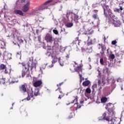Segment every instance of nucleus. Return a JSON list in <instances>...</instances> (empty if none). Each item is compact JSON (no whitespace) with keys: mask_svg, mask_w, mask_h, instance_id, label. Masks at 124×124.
I'll return each mask as SVG.
<instances>
[{"mask_svg":"<svg viewBox=\"0 0 124 124\" xmlns=\"http://www.w3.org/2000/svg\"><path fill=\"white\" fill-rule=\"evenodd\" d=\"M108 112H110V111H109V110H108Z\"/></svg>","mask_w":124,"mask_h":124,"instance_id":"obj_60","label":"nucleus"},{"mask_svg":"<svg viewBox=\"0 0 124 124\" xmlns=\"http://www.w3.org/2000/svg\"><path fill=\"white\" fill-rule=\"evenodd\" d=\"M51 58L52 59V63H56L58 61L59 62H61V57H58L57 55L51 54Z\"/></svg>","mask_w":124,"mask_h":124,"instance_id":"obj_6","label":"nucleus"},{"mask_svg":"<svg viewBox=\"0 0 124 124\" xmlns=\"http://www.w3.org/2000/svg\"><path fill=\"white\" fill-rule=\"evenodd\" d=\"M42 21H43V17H42Z\"/></svg>","mask_w":124,"mask_h":124,"instance_id":"obj_46","label":"nucleus"},{"mask_svg":"<svg viewBox=\"0 0 124 124\" xmlns=\"http://www.w3.org/2000/svg\"><path fill=\"white\" fill-rule=\"evenodd\" d=\"M79 18V16L76 15L74 16V21L75 22L76 24H78L79 23V21H78V19Z\"/></svg>","mask_w":124,"mask_h":124,"instance_id":"obj_19","label":"nucleus"},{"mask_svg":"<svg viewBox=\"0 0 124 124\" xmlns=\"http://www.w3.org/2000/svg\"><path fill=\"white\" fill-rule=\"evenodd\" d=\"M76 104H78V103H76Z\"/></svg>","mask_w":124,"mask_h":124,"instance_id":"obj_59","label":"nucleus"},{"mask_svg":"<svg viewBox=\"0 0 124 124\" xmlns=\"http://www.w3.org/2000/svg\"><path fill=\"white\" fill-rule=\"evenodd\" d=\"M110 58L112 59H115V55L114 54H111L110 55Z\"/></svg>","mask_w":124,"mask_h":124,"instance_id":"obj_36","label":"nucleus"},{"mask_svg":"<svg viewBox=\"0 0 124 124\" xmlns=\"http://www.w3.org/2000/svg\"><path fill=\"white\" fill-rule=\"evenodd\" d=\"M19 41L20 43H24V41L22 39L19 40Z\"/></svg>","mask_w":124,"mask_h":124,"instance_id":"obj_38","label":"nucleus"},{"mask_svg":"<svg viewBox=\"0 0 124 124\" xmlns=\"http://www.w3.org/2000/svg\"><path fill=\"white\" fill-rule=\"evenodd\" d=\"M111 44L112 45H116V44H117V41L116 40L112 41L111 42Z\"/></svg>","mask_w":124,"mask_h":124,"instance_id":"obj_32","label":"nucleus"},{"mask_svg":"<svg viewBox=\"0 0 124 124\" xmlns=\"http://www.w3.org/2000/svg\"><path fill=\"white\" fill-rule=\"evenodd\" d=\"M99 46H100L101 48V51L100 52V54L102 55V56H103V54H104V51H105V50H106V46H105L102 45V44H99Z\"/></svg>","mask_w":124,"mask_h":124,"instance_id":"obj_11","label":"nucleus"},{"mask_svg":"<svg viewBox=\"0 0 124 124\" xmlns=\"http://www.w3.org/2000/svg\"><path fill=\"white\" fill-rule=\"evenodd\" d=\"M102 8L104 10V15L108 18V21L110 19L115 18V15L112 13V10L110 9L108 5H104L102 6Z\"/></svg>","mask_w":124,"mask_h":124,"instance_id":"obj_2","label":"nucleus"},{"mask_svg":"<svg viewBox=\"0 0 124 124\" xmlns=\"http://www.w3.org/2000/svg\"><path fill=\"white\" fill-rule=\"evenodd\" d=\"M75 101H76V102H77L78 101V96H77L75 97V99L74 100H73V101L72 102H71V104L74 103V102H75Z\"/></svg>","mask_w":124,"mask_h":124,"instance_id":"obj_30","label":"nucleus"},{"mask_svg":"<svg viewBox=\"0 0 124 124\" xmlns=\"http://www.w3.org/2000/svg\"><path fill=\"white\" fill-rule=\"evenodd\" d=\"M38 31H39V30H37L36 31V34H38Z\"/></svg>","mask_w":124,"mask_h":124,"instance_id":"obj_44","label":"nucleus"},{"mask_svg":"<svg viewBox=\"0 0 124 124\" xmlns=\"http://www.w3.org/2000/svg\"><path fill=\"white\" fill-rule=\"evenodd\" d=\"M99 75H100V73L99 74Z\"/></svg>","mask_w":124,"mask_h":124,"instance_id":"obj_55","label":"nucleus"},{"mask_svg":"<svg viewBox=\"0 0 124 124\" xmlns=\"http://www.w3.org/2000/svg\"><path fill=\"white\" fill-rule=\"evenodd\" d=\"M93 11L94 12H95V11H97V10H94Z\"/></svg>","mask_w":124,"mask_h":124,"instance_id":"obj_45","label":"nucleus"},{"mask_svg":"<svg viewBox=\"0 0 124 124\" xmlns=\"http://www.w3.org/2000/svg\"><path fill=\"white\" fill-rule=\"evenodd\" d=\"M40 93H39V90L38 89H35L34 92V95L35 96H37V95H39Z\"/></svg>","mask_w":124,"mask_h":124,"instance_id":"obj_22","label":"nucleus"},{"mask_svg":"<svg viewBox=\"0 0 124 124\" xmlns=\"http://www.w3.org/2000/svg\"><path fill=\"white\" fill-rule=\"evenodd\" d=\"M19 78H21V76H19Z\"/></svg>","mask_w":124,"mask_h":124,"instance_id":"obj_54","label":"nucleus"},{"mask_svg":"<svg viewBox=\"0 0 124 124\" xmlns=\"http://www.w3.org/2000/svg\"><path fill=\"white\" fill-rule=\"evenodd\" d=\"M99 121H102V120H99Z\"/></svg>","mask_w":124,"mask_h":124,"instance_id":"obj_61","label":"nucleus"},{"mask_svg":"<svg viewBox=\"0 0 124 124\" xmlns=\"http://www.w3.org/2000/svg\"><path fill=\"white\" fill-rule=\"evenodd\" d=\"M53 31L55 33V34H59V31H58L57 30H53Z\"/></svg>","mask_w":124,"mask_h":124,"instance_id":"obj_33","label":"nucleus"},{"mask_svg":"<svg viewBox=\"0 0 124 124\" xmlns=\"http://www.w3.org/2000/svg\"><path fill=\"white\" fill-rule=\"evenodd\" d=\"M45 40H46L47 43H53L56 45L58 44V39L54 38L53 36L50 34H47L45 37Z\"/></svg>","mask_w":124,"mask_h":124,"instance_id":"obj_3","label":"nucleus"},{"mask_svg":"<svg viewBox=\"0 0 124 124\" xmlns=\"http://www.w3.org/2000/svg\"><path fill=\"white\" fill-rule=\"evenodd\" d=\"M108 99L106 97H102L101 99V103H106V101H107Z\"/></svg>","mask_w":124,"mask_h":124,"instance_id":"obj_20","label":"nucleus"},{"mask_svg":"<svg viewBox=\"0 0 124 124\" xmlns=\"http://www.w3.org/2000/svg\"><path fill=\"white\" fill-rule=\"evenodd\" d=\"M5 83H7V81H6V78H3V77H2L1 75H0V84L4 85Z\"/></svg>","mask_w":124,"mask_h":124,"instance_id":"obj_10","label":"nucleus"},{"mask_svg":"<svg viewBox=\"0 0 124 124\" xmlns=\"http://www.w3.org/2000/svg\"><path fill=\"white\" fill-rule=\"evenodd\" d=\"M75 70L77 72H78V73L79 74L80 71H81V72H82V66L79 65V66H77L76 68H75Z\"/></svg>","mask_w":124,"mask_h":124,"instance_id":"obj_16","label":"nucleus"},{"mask_svg":"<svg viewBox=\"0 0 124 124\" xmlns=\"http://www.w3.org/2000/svg\"><path fill=\"white\" fill-rule=\"evenodd\" d=\"M59 85L60 86H61V85H62V84L60 83Z\"/></svg>","mask_w":124,"mask_h":124,"instance_id":"obj_47","label":"nucleus"},{"mask_svg":"<svg viewBox=\"0 0 124 124\" xmlns=\"http://www.w3.org/2000/svg\"><path fill=\"white\" fill-rule=\"evenodd\" d=\"M42 84H43L42 80H39L35 81L33 83V86L35 88H37L38 87H40V86H41V85H42Z\"/></svg>","mask_w":124,"mask_h":124,"instance_id":"obj_9","label":"nucleus"},{"mask_svg":"<svg viewBox=\"0 0 124 124\" xmlns=\"http://www.w3.org/2000/svg\"><path fill=\"white\" fill-rule=\"evenodd\" d=\"M111 124H114V123H111Z\"/></svg>","mask_w":124,"mask_h":124,"instance_id":"obj_57","label":"nucleus"},{"mask_svg":"<svg viewBox=\"0 0 124 124\" xmlns=\"http://www.w3.org/2000/svg\"><path fill=\"white\" fill-rule=\"evenodd\" d=\"M75 64H77V63H76V62H75Z\"/></svg>","mask_w":124,"mask_h":124,"instance_id":"obj_49","label":"nucleus"},{"mask_svg":"<svg viewBox=\"0 0 124 124\" xmlns=\"http://www.w3.org/2000/svg\"><path fill=\"white\" fill-rule=\"evenodd\" d=\"M12 69L11 68H5L4 73L5 74H10L11 73V71Z\"/></svg>","mask_w":124,"mask_h":124,"instance_id":"obj_15","label":"nucleus"},{"mask_svg":"<svg viewBox=\"0 0 124 124\" xmlns=\"http://www.w3.org/2000/svg\"><path fill=\"white\" fill-rule=\"evenodd\" d=\"M25 1H26V0H21V3H24V2H25Z\"/></svg>","mask_w":124,"mask_h":124,"instance_id":"obj_42","label":"nucleus"},{"mask_svg":"<svg viewBox=\"0 0 124 124\" xmlns=\"http://www.w3.org/2000/svg\"><path fill=\"white\" fill-rule=\"evenodd\" d=\"M123 7L122 6L120 7V9L116 8L114 9V12H120L123 10ZM121 10V11H120Z\"/></svg>","mask_w":124,"mask_h":124,"instance_id":"obj_26","label":"nucleus"},{"mask_svg":"<svg viewBox=\"0 0 124 124\" xmlns=\"http://www.w3.org/2000/svg\"><path fill=\"white\" fill-rule=\"evenodd\" d=\"M107 114L106 112H105L103 114V119L105 120L106 121H107V122H112V121H113V120L111 119L110 120V119L109 118V117H107Z\"/></svg>","mask_w":124,"mask_h":124,"instance_id":"obj_14","label":"nucleus"},{"mask_svg":"<svg viewBox=\"0 0 124 124\" xmlns=\"http://www.w3.org/2000/svg\"><path fill=\"white\" fill-rule=\"evenodd\" d=\"M109 105L111 104L110 103H108Z\"/></svg>","mask_w":124,"mask_h":124,"instance_id":"obj_56","label":"nucleus"},{"mask_svg":"<svg viewBox=\"0 0 124 124\" xmlns=\"http://www.w3.org/2000/svg\"><path fill=\"white\" fill-rule=\"evenodd\" d=\"M98 84L99 86H100V85H101V80H98Z\"/></svg>","mask_w":124,"mask_h":124,"instance_id":"obj_37","label":"nucleus"},{"mask_svg":"<svg viewBox=\"0 0 124 124\" xmlns=\"http://www.w3.org/2000/svg\"><path fill=\"white\" fill-rule=\"evenodd\" d=\"M3 49L5 50V48L1 47L0 49V58L1 57L2 53H3Z\"/></svg>","mask_w":124,"mask_h":124,"instance_id":"obj_28","label":"nucleus"},{"mask_svg":"<svg viewBox=\"0 0 124 124\" xmlns=\"http://www.w3.org/2000/svg\"><path fill=\"white\" fill-rule=\"evenodd\" d=\"M79 78H80V82L81 83V82H82V80H84V78H82V75L81 74H79Z\"/></svg>","mask_w":124,"mask_h":124,"instance_id":"obj_31","label":"nucleus"},{"mask_svg":"<svg viewBox=\"0 0 124 124\" xmlns=\"http://www.w3.org/2000/svg\"><path fill=\"white\" fill-rule=\"evenodd\" d=\"M39 38H39V37H38V39H39V40H39Z\"/></svg>","mask_w":124,"mask_h":124,"instance_id":"obj_51","label":"nucleus"},{"mask_svg":"<svg viewBox=\"0 0 124 124\" xmlns=\"http://www.w3.org/2000/svg\"><path fill=\"white\" fill-rule=\"evenodd\" d=\"M30 1H28L27 4L24 5L22 8L23 12H27V11H29L30 9Z\"/></svg>","mask_w":124,"mask_h":124,"instance_id":"obj_8","label":"nucleus"},{"mask_svg":"<svg viewBox=\"0 0 124 124\" xmlns=\"http://www.w3.org/2000/svg\"><path fill=\"white\" fill-rule=\"evenodd\" d=\"M33 96V91H32L31 93H28V96L26 99L27 100H31L32 98V100H33V99L34 98Z\"/></svg>","mask_w":124,"mask_h":124,"instance_id":"obj_12","label":"nucleus"},{"mask_svg":"<svg viewBox=\"0 0 124 124\" xmlns=\"http://www.w3.org/2000/svg\"><path fill=\"white\" fill-rule=\"evenodd\" d=\"M22 65L24 67L25 69H27V73H26V77L28 78L31 76V73H30V65L31 64V70H32L34 67L35 69L36 68V63L33 62V59L30 60L28 63V66L26 65L25 62L21 63Z\"/></svg>","mask_w":124,"mask_h":124,"instance_id":"obj_1","label":"nucleus"},{"mask_svg":"<svg viewBox=\"0 0 124 124\" xmlns=\"http://www.w3.org/2000/svg\"><path fill=\"white\" fill-rule=\"evenodd\" d=\"M113 83H115V80H113Z\"/></svg>","mask_w":124,"mask_h":124,"instance_id":"obj_50","label":"nucleus"},{"mask_svg":"<svg viewBox=\"0 0 124 124\" xmlns=\"http://www.w3.org/2000/svg\"><path fill=\"white\" fill-rule=\"evenodd\" d=\"M90 82L89 80H86L85 81L82 83V85L83 86L87 87V86H89V85H90Z\"/></svg>","mask_w":124,"mask_h":124,"instance_id":"obj_21","label":"nucleus"},{"mask_svg":"<svg viewBox=\"0 0 124 124\" xmlns=\"http://www.w3.org/2000/svg\"><path fill=\"white\" fill-rule=\"evenodd\" d=\"M66 27H67V28H71L72 27H73V23L71 22L67 23L66 24Z\"/></svg>","mask_w":124,"mask_h":124,"instance_id":"obj_24","label":"nucleus"},{"mask_svg":"<svg viewBox=\"0 0 124 124\" xmlns=\"http://www.w3.org/2000/svg\"><path fill=\"white\" fill-rule=\"evenodd\" d=\"M100 63L102 64V65H104V60H103V58L100 59Z\"/></svg>","mask_w":124,"mask_h":124,"instance_id":"obj_29","label":"nucleus"},{"mask_svg":"<svg viewBox=\"0 0 124 124\" xmlns=\"http://www.w3.org/2000/svg\"><path fill=\"white\" fill-rule=\"evenodd\" d=\"M98 55H99V54H97V55L98 56Z\"/></svg>","mask_w":124,"mask_h":124,"instance_id":"obj_53","label":"nucleus"},{"mask_svg":"<svg viewBox=\"0 0 124 124\" xmlns=\"http://www.w3.org/2000/svg\"><path fill=\"white\" fill-rule=\"evenodd\" d=\"M117 82H118V83H121V82H122V79L120 78H118L117 79Z\"/></svg>","mask_w":124,"mask_h":124,"instance_id":"obj_35","label":"nucleus"},{"mask_svg":"<svg viewBox=\"0 0 124 124\" xmlns=\"http://www.w3.org/2000/svg\"><path fill=\"white\" fill-rule=\"evenodd\" d=\"M69 104H70V103L68 104H67V105H69Z\"/></svg>","mask_w":124,"mask_h":124,"instance_id":"obj_52","label":"nucleus"},{"mask_svg":"<svg viewBox=\"0 0 124 124\" xmlns=\"http://www.w3.org/2000/svg\"><path fill=\"white\" fill-rule=\"evenodd\" d=\"M53 0H49L46 2L43 5L40 6L38 8V10H44V9H47L48 8V3L52 2Z\"/></svg>","mask_w":124,"mask_h":124,"instance_id":"obj_4","label":"nucleus"},{"mask_svg":"<svg viewBox=\"0 0 124 124\" xmlns=\"http://www.w3.org/2000/svg\"><path fill=\"white\" fill-rule=\"evenodd\" d=\"M59 89V92L62 94L63 93L62 92V90H61V88H58Z\"/></svg>","mask_w":124,"mask_h":124,"instance_id":"obj_39","label":"nucleus"},{"mask_svg":"<svg viewBox=\"0 0 124 124\" xmlns=\"http://www.w3.org/2000/svg\"><path fill=\"white\" fill-rule=\"evenodd\" d=\"M63 96H64V93H62L61 95H59L58 98H60V99H61L62 97H63Z\"/></svg>","mask_w":124,"mask_h":124,"instance_id":"obj_34","label":"nucleus"},{"mask_svg":"<svg viewBox=\"0 0 124 124\" xmlns=\"http://www.w3.org/2000/svg\"><path fill=\"white\" fill-rule=\"evenodd\" d=\"M78 45H80V43H79V42H78Z\"/></svg>","mask_w":124,"mask_h":124,"instance_id":"obj_48","label":"nucleus"},{"mask_svg":"<svg viewBox=\"0 0 124 124\" xmlns=\"http://www.w3.org/2000/svg\"><path fill=\"white\" fill-rule=\"evenodd\" d=\"M92 92V91L91 90V89L90 88H87L86 89V93H85V95H87V93H91Z\"/></svg>","mask_w":124,"mask_h":124,"instance_id":"obj_25","label":"nucleus"},{"mask_svg":"<svg viewBox=\"0 0 124 124\" xmlns=\"http://www.w3.org/2000/svg\"><path fill=\"white\" fill-rule=\"evenodd\" d=\"M109 24H113L114 26V27H120L121 25L120 20H115L114 19L110 18L108 21Z\"/></svg>","mask_w":124,"mask_h":124,"instance_id":"obj_5","label":"nucleus"},{"mask_svg":"<svg viewBox=\"0 0 124 124\" xmlns=\"http://www.w3.org/2000/svg\"><path fill=\"white\" fill-rule=\"evenodd\" d=\"M103 73L105 74H110V70H109V68L106 67L103 69Z\"/></svg>","mask_w":124,"mask_h":124,"instance_id":"obj_17","label":"nucleus"},{"mask_svg":"<svg viewBox=\"0 0 124 124\" xmlns=\"http://www.w3.org/2000/svg\"><path fill=\"white\" fill-rule=\"evenodd\" d=\"M71 22H72V21H73V17L71 16Z\"/></svg>","mask_w":124,"mask_h":124,"instance_id":"obj_43","label":"nucleus"},{"mask_svg":"<svg viewBox=\"0 0 124 124\" xmlns=\"http://www.w3.org/2000/svg\"><path fill=\"white\" fill-rule=\"evenodd\" d=\"M27 88H28V86L27 84L25 83L19 87V91L22 93H27Z\"/></svg>","mask_w":124,"mask_h":124,"instance_id":"obj_7","label":"nucleus"},{"mask_svg":"<svg viewBox=\"0 0 124 124\" xmlns=\"http://www.w3.org/2000/svg\"><path fill=\"white\" fill-rule=\"evenodd\" d=\"M92 17L93 18H94V20L98 19V15H97V14H93L92 16Z\"/></svg>","mask_w":124,"mask_h":124,"instance_id":"obj_27","label":"nucleus"},{"mask_svg":"<svg viewBox=\"0 0 124 124\" xmlns=\"http://www.w3.org/2000/svg\"><path fill=\"white\" fill-rule=\"evenodd\" d=\"M28 72V69H25V70H23L21 73V77L24 78V76H26Z\"/></svg>","mask_w":124,"mask_h":124,"instance_id":"obj_18","label":"nucleus"},{"mask_svg":"<svg viewBox=\"0 0 124 124\" xmlns=\"http://www.w3.org/2000/svg\"><path fill=\"white\" fill-rule=\"evenodd\" d=\"M57 86H59V84H58Z\"/></svg>","mask_w":124,"mask_h":124,"instance_id":"obj_58","label":"nucleus"},{"mask_svg":"<svg viewBox=\"0 0 124 124\" xmlns=\"http://www.w3.org/2000/svg\"><path fill=\"white\" fill-rule=\"evenodd\" d=\"M79 108H81V106H79L78 105V106L77 107V109H79Z\"/></svg>","mask_w":124,"mask_h":124,"instance_id":"obj_40","label":"nucleus"},{"mask_svg":"<svg viewBox=\"0 0 124 124\" xmlns=\"http://www.w3.org/2000/svg\"><path fill=\"white\" fill-rule=\"evenodd\" d=\"M15 14L20 15V16H24V13L20 10H15L14 11Z\"/></svg>","mask_w":124,"mask_h":124,"instance_id":"obj_13","label":"nucleus"},{"mask_svg":"<svg viewBox=\"0 0 124 124\" xmlns=\"http://www.w3.org/2000/svg\"><path fill=\"white\" fill-rule=\"evenodd\" d=\"M6 68V65L1 64L0 65V70H3L4 69H5Z\"/></svg>","mask_w":124,"mask_h":124,"instance_id":"obj_23","label":"nucleus"},{"mask_svg":"<svg viewBox=\"0 0 124 124\" xmlns=\"http://www.w3.org/2000/svg\"><path fill=\"white\" fill-rule=\"evenodd\" d=\"M66 58L67 59H69V55L67 54V55H66Z\"/></svg>","mask_w":124,"mask_h":124,"instance_id":"obj_41","label":"nucleus"}]
</instances>
